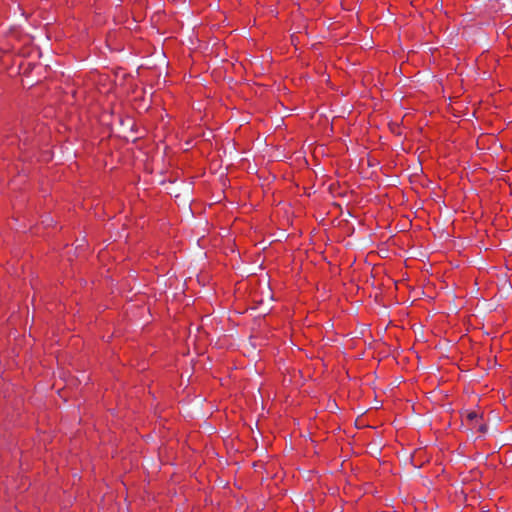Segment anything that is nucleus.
<instances>
[{
	"label": "nucleus",
	"instance_id": "obj_1",
	"mask_svg": "<svg viewBox=\"0 0 512 512\" xmlns=\"http://www.w3.org/2000/svg\"><path fill=\"white\" fill-rule=\"evenodd\" d=\"M467 420L474 425L477 424V422H479V416L476 412H470L467 415Z\"/></svg>",
	"mask_w": 512,
	"mask_h": 512
},
{
	"label": "nucleus",
	"instance_id": "obj_2",
	"mask_svg": "<svg viewBox=\"0 0 512 512\" xmlns=\"http://www.w3.org/2000/svg\"><path fill=\"white\" fill-rule=\"evenodd\" d=\"M473 427L476 428L477 431H479L480 433H485L488 429L486 424L478 423V422H477V424H474Z\"/></svg>",
	"mask_w": 512,
	"mask_h": 512
}]
</instances>
